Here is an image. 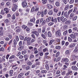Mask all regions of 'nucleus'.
Returning <instances> with one entry per match:
<instances>
[{"label":"nucleus","mask_w":78,"mask_h":78,"mask_svg":"<svg viewBox=\"0 0 78 78\" xmlns=\"http://www.w3.org/2000/svg\"><path fill=\"white\" fill-rule=\"evenodd\" d=\"M60 59H61V58L59 57L57 58L56 61H59Z\"/></svg>","instance_id":"obj_46"},{"label":"nucleus","mask_w":78,"mask_h":78,"mask_svg":"<svg viewBox=\"0 0 78 78\" xmlns=\"http://www.w3.org/2000/svg\"><path fill=\"white\" fill-rule=\"evenodd\" d=\"M24 47L23 46H20L19 48L18 49L19 50H20V51H21V50H22L23 49Z\"/></svg>","instance_id":"obj_12"},{"label":"nucleus","mask_w":78,"mask_h":78,"mask_svg":"<svg viewBox=\"0 0 78 78\" xmlns=\"http://www.w3.org/2000/svg\"><path fill=\"white\" fill-rule=\"evenodd\" d=\"M49 58H50V57L48 56H46L44 57L45 59H49Z\"/></svg>","instance_id":"obj_59"},{"label":"nucleus","mask_w":78,"mask_h":78,"mask_svg":"<svg viewBox=\"0 0 78 78\" xmlns=\"http://www.w3.org/2000/svg\"><path fill=\"white\" fill-rule=\"evenodd\" d=\"M59 53H60L59 52H58L56 54L55 57H58V56H59Z\"/></svg>","instance_id":"obj_31"},{"label":"nucleus","mask_w":78,"mask_h":78,"mask_svg":"<svg viewBox=\"0 0 78 78\" xmlns=\"http://www.w3.org/2000/svg\"><path fill=\"white\" fill-rule=\"evenodd\" d=\"M55 42V40H51L49 42V45H51V44H53V42Z\"/></svg>","instance_id":"obj_11"},{"label":"nucleus","mask_w":78,"mask_h":78,"mask_svg":"<svg viewBox=\"0 0 78 78\" xmlns=\"http://www.w3.org/2000/svg\"><path fill=\"white\" fill-rule=\"evenodd\" d=\"M29 25H30V26H33V23H31L30 22H29L28 23Z\"/></svg>","instance_id":"obj_41"},{"label":"nucleus","mask_w":78,"mask_h":78,"mask_svg":"<svg viewBox=\"0 0 78 78\" xmlns=\"http://www.w3.org/2000/svg\"><path fill=\"white\" fill-rule=\"evenodd\" d=\"M74 16H75V14H74V13H71L69 17L70 19H72V18H73V17Z\"/></svg>","instance_id":"obj_10"},{"label":"nucleus","mask_w":78,"mask_h":78,"mask_svg":"<svg viewBox=\"0 0 78 78\" xmlns=\"http://www.w3.org/2000/svg\"><path fill=\"white\" fill-rule=\"evenodd\" d=\"M5 23H8L9 22V20L8 19H6L4 21Z\"/></svg>","instance_id":"obj_27"},{"label":"nucleus","mask_w":78,"mask_h":78,"mask_svg":"<svg viewBox=\"0 0 78 78\" xmlns=\"http://www.w3.org/2000/svg\"><path fill=\"white\" fill-rule=\"evenodd\" d=\"M45 31V28H43L42 30V32L44 33Z\"/></svg>","instance_id":"obj_50"},{"label":"nucleus","mask_w":78,"mask_h":78,"mask_svg":"<svg viewBox=\"0 0 78 78\" xmlns=\"http://www.w3.org/2000/svg\"><path fill=\"white\" fill-rule=\"evenodd\" d=\"M69 9V6H67V7H66L65 8V10H67V9Z\"/></svg>","instance_id":"obj_62"},{"label":"nucleus","mask_w":78,"mask_h":78,"mask_svg":"<svg viewBox=\"0 0 78 78\" xmlns=\"http://www.w3.org/2000/svg\"><path fill=\"white\" fill-rule=\"evenodd\" d=\"M55 5L57 6H59V3L58 2H57L55 3Z\"/></svg>","instance_id":"obj_29"},{"label":"nucleus","mask_w":78,"mask_h":78,"mask_svg":"<svg viewBox=\"0 0 78 78\" xmlns=\"http://www.w3.org/2000/svg\"><path fill=\"white\" fill-rule=\"evenodd\" d=\"M0 51H5V49L3 47H1V48H0Z\"/></svg>","instance_id":"obj_21"},{"label":"nucleus","mask_w":78,"mask_h":78,"mask_svg":"<svg viewBox=\"0 0 78 78\" xmlns=\"http://www.w3.org/2000/svg\"><path fill=\"white\" fill-rule=\"evenodd\" d=\"M6 5L7 6H9V5H10V3L9 2H7L6 3Z\"/></svg>","instance_id":"obj_58"},{"label":"nucleus","mask_w":78,"mask_h":78,"mask_svg":"<svg viewBox=\"0 0 78 78\" xmlns=\"http://www.w3.org/2000/svg\"><path fill=\"white\" fill-rule=\"evenodd\" d=\"M68 41L69 42H72V39L71 38L69 37L68 38Z\"/></svg>","instance_id":"obj_39"},{"label":"nucleus","mask_w":78,"mask_h":78,"mask_svg":"<svg viewBox=\"0 0 78 78\" xmlns=\"http://www.w3.org/2000/svg\"><path fill=\"white\" fill-rule=\"evenodd\" d=\"M72 11H73V9H71V10H69L68 12V14H70V12H72Z\"/></svg>","instance_id":"obj_47"},{"label":"nucleus","mask_w":78,"mask_h":78,"mask_svg":"<svg viewBox=\"0 0 78 78\" xmlns=\"http://www.w3.org/2000/svg\"><path fill=\"white\" fill-rule=\"evenodd\" d=\"M58 9H56V8H55L54 9V11L55 12L57 13V12H58Z\"/></svg>","instance_id":"obj_23"},{"label":"nucleus","mask_w":78,"mask_h":78,"mask_svg":"<svg viewBox=\"0 0 78 78\" xmlns=\"http://www.w3.org/2000/svg\"><path fill=\"white\" fill-rule=\"evenodd\" d=\"M74 2V0H71L70 1L69 3H70V4H72V3H73V2Z\"/></svg>","instance_id":"obj_57"},{"label":"nucleus","mask_w":78,"mask_h":78,"mask_svg":"<svg viewBox=\"0 0 78 78\" xmlns=\"http://www.w3.org/2000/svg\"><path fill=\"white\" fill-rule=\"evenodd\" d=\"M75 46V44L73 43L71 44H70L69 46V48H73V47H74V46Z\"/></svg>","instance_id":"obj_9"},{"label":"nucleus","mask_w":78,"mask_h":78,"mask_svg":"<svg viewBox=\"0 0 78 78\" xmlns=\"http://www.w3.org/2000/svg\"><path fill=\"white\" fill-rule=\"evenodd\" d=\"M61 47L59 46H58L56 47V49H60Z\"/></svg>","instance_id":"obj_44"},{"label":"nucleus","mask_w":78,"mask_h":78,"mask_svg":"<svg viewBox=\"0 0 78 78\" xmlns=\"http://www.w3.org/2000/svg\"><path fill=\"white\" fill-rule=\"evenodd\" d=\"M30 21L32 22H34L35 21V18H32V19L30 20Z\"/></svg>","instance_id":"obj_22"},{"label":"nucleus","mask_w":78,"mask_h":78,"mask_svg":"<svg viewBox=\"0 0 78 78\" xmlns=\"http://www.w3.org/2000/svg\"><path fill=\"white\" fill-rule=\"evenodd\" d=\"M5 61V59L4 58H0V63H2V62H4Z\"/></svg>","instance_id":"obj_7"},{"label":"nucleus","mask_w":78,"mask_h":78,"mask_svg":"<svg viewBox=\"0 0 78 78\" xmlns=\"http://www.w3.org/2000/svg\"><path fill=\"white\" fill-rule=\"evenodd\" d=\"M41 36H42L44 39H45V36L44 35V34H41Z\"/></svg>","instance_id":"obj_53"},{"label":"nucleus","mask_w":78,"mask_h":78,"mask_svg":"<svg viewBox=\"0 0 78 78\" xmlns=\"http://www.w3.org/2000/svg\"><path fill=\"white\" fill-rule=\"evenodd\" d=\"M45 23H46V21H45V20H44L42 23V25H45Z\"/></svg>","instance_id":"obj_28"},{"label":"nucleus","mask_w":78,"mask_h":78,"mask_svg":"<svg viewBox=\"0 0 78 78\" xmlns=\"http://www.w3.org/2000/svg\"><path fill=\"white\" fill-rule=\"evenodd\" d=\"M20 39H21V40H23V39H24V37L22 36H20Z\"/></svg>","instance_id":"obj_30"},{"label":"nucleus","mask_w":78,"mask_h":78,"mask_svg":"<svg viewBox=\"0 0 78 78\" xmlns=\"http://www.w3.org/2000/svg\"><path fill=\"white\" fill-rule=\"evenodd\" d=\"M61 31L59 30H58L55 33L56 36H61Z\"/></svg>","instance_id":"obj_2"},{"label":"nucleus","mask_w":78,"mask_h":78,"mask_svg":"<svg viewBox=\"0 0 78 78\" xmlns=\"http://www.w3.org/2000/svg\"><path fill=\"white\" fill-rule=\"evenodd\" d=\"M77 51H78V49L77 48L75 49L74 51V53H76V52H77Z\"/></svg>","instance_id":"obj_45"},{"label":"nucleus","mask_w":78,"mask_h":78,"mask_svg":"<svg viewBox=\"0 0 78 78\" xmlns=\"http://www.w3.org/2000/svg\"><path fill=\"white\" fill-rule=\"evenodd\" d=\"M54 23L53 22H50L48 24V25L49 26H51V25H53Z\"/></svg>","instance_id":"obj_33"},{"label":"nucleus","mask_w":78,"mask_h":78,"mask_svg":"<svg viewBox=\"0 0 78 78\" xmlns=\"http://www.w3.org/2000/svg\"><path fill=\"white\" fill-rule=\"evenodd\" d=\"M67 32H68L67 30H66L63 33L64 35L65 36H66V34H67Z\"/></svg>","instance_id":"obj_25"},{"label":"nucleus","mask_w":78,"mask_h":78,"mask_svg":"<svg viewBox=\"0 0 78 78\" xmlns=\"http://www.w3.org/2000/svg\"><path fill=\"white\" fill-rule=\"evenodd\" d=\"M73 31H76L77 30V27H74L73 29Z\"/></svg>","instance_id":"obj_32"},{"label":"nucleus","mask_w":78,"mask_h":78,"mask_svg":"<svg viewBox=\"0 0 78 78\" xmlns=\"http://www.w3.org/2000/svg\"><path fill=\"white\" fill-rule=\"evenodd\" d=\"M32 33L33 34H35V35L37 36H39V33H38V32H36V31H34L32 32Z\"/></svg>","instance_id":"obj_5"},{"label":"nucleus","mask_w":78,"mask_h":78,"mask_svg":"<svg viewBox=\"0 0 78 78\" xmlns=\"http://www.w3.org/2000/svg\"><path fill=\"white\" fill-rule=\"evenodd\" d=\"M27 53V51H22V55H25V53Z\"/></svg>","instance_id":"obj_38"},{"label":"nucleus","mask_w":78,"mask_h":78,"mask_svg":"<svg viewBox=\"0 0 78 78\" xmlns=\"http://www.w3.org/2000/svg\"><path fill=\"white\" fill-rule=\"evenodd\" d=\"M71 37L72 38H73V39H75L76 38V36H75L73 34H72L71 35Z\"/></svg>","instance_id":"obj_15"},{"label":"nucleus","mask_w":78,"mask_h":78,"mask_svg":"<svg viewBox=\"0 0 78 78\" xmlns=\"http://www.w3.org/2000/svg\"><path fill=\"white\" fill-rule=\"evenodd\" d=\"M48 35L49 37H51V33H50V32L49 31L48 33Z\"/></svg>","instance_id":"obj_14"},{"label":"nucleus","mask_w":78,"mask_h":78,"mask_svg":"<svg viewBox=\"0 0 78 78\" xmlns=\"http://www.w3.org/2000/svg\"><path fill=\"white\" fill-rule=\"evenodd\" d=\"M14 44L15 45H16V44H17V41H16V40H14Z\"/></svg>","instance_id":"obj_36"},{"label":"nucleus","mask_w":78,"mask_h":78,"mask_svg":"<svg viewBox=\"0 0 78 78\" xmlns=\"http://www.w3.org/2000/svg\"><path fill=\"white\" fill-rule=\"evenodd\" d=\"M12 19H16V17L15 16V15L13 14V15Z\"/></svg>","instance_id":"obj_63"},{"label":"nucleus","mask_w":78,"mask_h":78,"mask_svg":"<svg viewBox=\"0 0 78 78\" xmlns=\"http://www.w3.org/2000/svg\"><path fill=\"white\" fill-rule=\"evenodd\" d=\"M45 67L46 69H48L49 67L48 66V65H46Z\"/></svg>","instance_id":"obj_54"},{"label":"nucleus","mask_w":78,"mask_h":78,"mask_svg":"<svg viewBox=\"0 0 78 78\" xmlns=\"http://www.w3.org/2000/svg\"><path fill=\"white\" fill-rule=\"evenodd\" d=\"M66 20H67V19H66V18H65V19H64L63 20H62V22H63V23H64V22H66Z\"/></svg>","instance_id":"obj_56"},{"label":"nucleus","mask_w":78,"mask_h":78,"mask_svg":"<svg viewBox=\"0 0 78 78\" xmlns=\"http://www.w3.org/2000/svg\"><path fill=\"white\" fill-rule=\"evenodd\" d=\"M27 64L28 66H31L32 65V63L30 61L28 62Z\"/></svg>","instance_id":"obj_19"},{"label":"nucleus","mask_w":78,"mask_h":78,"mask_svg":"<svg viewBox=\"0 0 78 78\" xmlns=\"http://www.w3.org/2000/svg\"><path fill=\"white\" fill-rule=\"evenodd\" d=\"M12 40H11L9 41V42L8 43L9 45H10L11 44V43H12Z\"/></svg>","instance_id":"obj_55"},{"label":"nucleus","mask_w":78,"mask_h":78,"mask_svg":"<svg viewBox=\"0 0 78 78\" xmlns=\"http://www.w3.org/2000/svg\"><path fill=\"white\" fill-rule=\"evenodd\" d=\"M51 18L50 17H49L46 19V22H47L48 23L49 22H50Z\"/></svg>","instance_id":"obj_6"},{"label":"nucleus","mask_w":78,"mask_h":78,"mask_svg":"<svg viewBox=\"0 0 78 78\" xmlns=\"http://www.w3.org/2000/svg\"><path fill=\"white\" fill-rule=\"evenodd\" d=\"M31 39L30 37H29L27 38V37H26L24 39L23 44H25V41H27V44H30V41H31Z\"/></svg>","instance_id":"obj_1"},{"label":"nucleus","mask_w":78,"mask_h":78,"mask_svg":"<svg viewBox=\"0 0 78 78\" xmlns=\"http://www.w3.org/2000/svg\"><path fill=\"white\" fill-rule=\"evenodd\" d=\"M16 9L15 8H14V7H13L12 8V11H16Z\"/></svg>","instance_id":"obj_60"},{"label":"nucleus","mask_w":78,"mask_h":78,"mask_svg":"<svg viewBox=\"0 0 78 78\" xmlns=\"http://www.w3.org/2000/svg\"><path fill=\"white\" fill-rule=\"evenodd\" d=\"M22 28H23V29H26V28H27V26H25V25H23L22 26Z\"/></svg>","instance_id":"obj_24"},{"label":"nucleus","mask_w":78,"mask_h":78,"mask_svg":"<svg viewBox=\"0 0 78 78\" xmlns=\"http://www.w3.org/2000/svg\"><path fill=\"white\" fill-rule=\"evenodd\" d=\"M44 12L43 11L41 12H38L37 13V15L39 16V15L41 14V17H44Z\"/></svg>","instance_id":"obj_3"},{"label":"nucleus","mask_w":78,"mask_h":78,"mask_svg":"<svg viewBox=\"0 0 78 78\" xmlns=\"http://www.w3.org/2000/svg\"><path fill=\"white\" fill-rule=\"evenodd\" d=\"M72 69H73V70H77L78 69V68L76 67L75 66H72Z\"/></svg>","instance_id":"obj_13"},{"label":"nucleus","mask_w":78,"mask_h":78,"mask_svg":"<svg viewBox=\"0 0 78 78\" xmlns=\"http://www.w3.org/2000/svg\"><path fill=\"white\" fill-rule=\"evenodd\" d=\"M16 39L17 41H19V37L18 36H16Z\"/></svg>","instance_id":"obj_40"},{"label":"nucleus","mask_w":78,"mask_h":78,"mask_svg":"<svg viewBox=\"0 0 78 78\" xmlns=\"http://www.w3.org/2000/svg\"><path fill=\"white\" fill-rule=\"evenodd\" d=\"M49 3H53L54 1L53 0H49Z\"/></svg>","instance_id":"obj_51"},{"label":"nucleus","mask_w":78,"mask_h":78,"mask_svg":"<svg viewBox=\"0 0 78 78\" xmlns=\"http://www.w3.org/2000/svg\"><path fill=\"white\" fill-rule=\"evenodd\" d=\"M64 16H61L60 18V19L61 21H62V20L64 19Z\"/></svg>","instance_id":"obj_48"},{"label":"nucleus","mask_w":78,"mask_h":78,"mask_svg":"<svg viewBox=\"0 0 78 78\" xmlns=\"http://www.w3.org/2000/svg\"><path fill=\"white\" fill-rule=\"evenodd\" d=\"M22 4L23 5V7L24 8H25V7H26V6H27V2H22Z\"/></svg>","instance_id":"obj_4"},{"label":"nucleus","mask_w":78,"mask_h":78,"mask_svg":"<svg viewBox=\"0 0 78 78\" xmlns=\"http://www.w3.org/2000/svg\"><path fill=\"white\" fill-rule=\"evenodd\" d=\"M53 11L51 10L50 11L48 12V14L49 15H52V14H53Z\"/></svg>","instance_id":"obj_20"},{"label":"nucleus","mask_w":78,"mask_h":78,"mask_svg":"<svg viewBox=\"0 0 78 78\" xmlns=\"http://www.w3.org/2000/svg\"><path fill=\"white\" fill-rule=\"evenodd\" d=\"M44 15H45V14H47V10L46 9L44 10Z\"/></svg>","instance_id":"obj_52"},{"label":"nucleus","mask_w":78,"mask_h":78,"mask_svg":"<svg viewBox=\"0 0 78 78\" xmlns=\"http://www.w3.org/2000/svg\"><path fill=\"white\" fill-rule=\"evenodd\" d=\"M42 3L43 4H45L47 2V0H42Z\"/></svg>","instance_id":"obj_16"},{"label":"nucleus","mask_w":78,"mask_h":78,"mask_svg":"<svg viewBox=\"0 0 78 78\" xmlns=\"http://www.w3.org/2000/svg\"><path fill=\"white\" fill-rule=\"evenodd\" d=\"M70 21L68 20L66 21L65 23L66 25H69V24H70Z\"/></svg>","instance_id":"obj_17"},{"label":"nucleus","mask_w":78,"mask_h":78,"mask_svg":"<svg viewBox=\"0 0 78 78\" xmlns=\"http://www.w3.org/2000/svg\"><path fill=\"white\" fill-rule=\"evenodd\" d=\"M23 75V73H20L19 75L18 76V78H21V77H22Z\"/></svg>","instance_id":"obj_18"},{"label":"nucleus","mask_w":78,"mask_h":78,"mask_svg":"<svg viewBox=\"0 0 78 78\" xmlns=\"http://www.w3.org/2000/svg\"><path fill=\"white\" fill-rule=\"evenodd\" d=\"M76 63V61H74L72 64V65H75Z\"/></svg>","instance_id":"obj_43"},{"label":"nucleus","mask_w":78,"mask_h":78,"mask_svg":"<svg viewBox=\"0 0 78 78\" xmlns=\"http://www.w3.org/2000/svg\"><path fill=\"white\" fill-rule=\"evenodd\" d=\"M3 10H1V14H5V12H4Z\"/></svg>","instance_id":"obj_64"},{"label":"nucleus","mask_w":78,"mask_h":78,"mask_svg":"<svg viewBox=\"0 0 78 78\" xmlns=\"http://www.w3.org/2000/svg\"><path fill=\"white\" fill-rule=\"evenodd\" d=\"M10 74L12 76V75L13 74V71L12 70H10Z\"/></svg>","instance_id":"obj_35"},{"label":"nucleus","mask_w":78,"mask_h":78,"mask_svg":"<svg viewBox=\"0 0 78 78\" xmlns=\"http://www.w3.org/2000/svg\"><path fill=\"white\" fill-rule=\"evenodd\" d=\"M77 17H77V16H75L74 17L73 19V20H76V19H77Z\"/></svg>","instance_id":"obj_34"},{"label":"nucleus","mask_w":78,"mask_h":78,"mask_svg":"<svg viewBox=\"0 0 78 78\" xmlns=\"http://www.w3.org/2000/svg\"><path fill=\"white\" fill-rule=\"evenodd\" d=\"M20 31V29H17L16 30V32H17V33H19Z\"/></svg>","instance_id":"obj_49"},{"label":"nucleus","mask_w":78,"mask_h":78,"mask_svg":"<svg viewBox=\"0 0 78 78\" xmlns=\"http://www.w3.org/2000/svg\"><path fill=\"white\" fill-rule=\"evenodd\" d=\"M47 6L49 8V9H51L53 8V6L50 4H48L47 5Z\"/></svg>","instance_id":"obj_8"},{"label":"nucleus","mask_w":78,"mask_h":78,"mask_svg":"<svg viewBox=\"0 0 78 78\" xmlns=\"http://www.w3.org/2000/svg\"><path fill=\"white\" fill-rule=\"evenodd\" d=\"M69 44V42H66L65 43V45L66 46H67Z\"/></svg>","instance_id":"obj_61"},{"label":"nucleus","mask_w":78,"mask_h":78,"mask_svg":"<svg viewBox=\"0 0 78 78\" xmlns=\"http://www.w3.org/2000/svg\"><path fill=\"white\" fill-rule=\"evenodd\" d=\"M12 58H15V56L14 55H12L9 58L10 59H12Z\"/></svg>","instance_id":"obj_42"},{"label":"nucleus","mask_w":78,"mask_h":78,"mask_svg":"<svg viewBox=\"0 0 78 78\" xmlns=\"http://www.w3.org/2000/svg\"><path fill=\"white\" fill-rule=\"evenodd\" d=\"M34 55H31L30 56V59H32V58H34Z\"/></svg>","instance_id":"obj_26"},{"label":"nucleus","mask_w":78,"mask_h":78,"mask_svg":"<svg viewBox=\"0 0 78 78\" xmlns=\"http://www.w3.org/2000/svg\"><path fill=\"white\" fill-rule=\"evenodd\" d=\"M64 60L65 62H68V61H69V59H68V58H65L64 59Z\"/></svg>","instance_id":"obj_37"}]
</instances>
